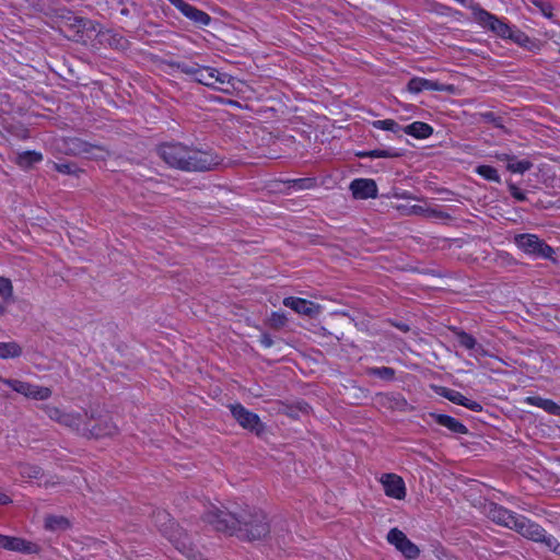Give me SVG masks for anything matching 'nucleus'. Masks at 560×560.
I'll use <instances>...</instances> for the list:
<instances>
[{
    "mask_svg": "<svg viewBox=\"0 0 560 560\" xmlns=\"http://www.w3.org/2000/svg\"><path fill=\"white\" fill-rule=\"evenodd\" d=\"M205 521L218 532L237 534L246 540H259L269 533L266 515L260 510H245L236 515L213 506L205 514Z\"/></svg>",
    "mask_w": 560,
    "mask_h": 560,
    "instance_id": "nucleus-1",
    "label": "nucleus"
},
{
    "mask_svg": "<svg viewBox=\"0 0 560 560\" xmlns=\"http://www.w3.org/2000/svg\"><path fill=\"white\" fill-rule=\"evenodd\" d=\"M487 516L494 523L514 529L523 537L536 542H542L548 549L560 556V542L551 535H547L546 530L538 524L532 522L523 515L490 503L486 508Z\"/></svg>",
    "mask_w": 560,
    "mask_h": 560,
    "instance_id": "nucleus-2",
    "label": "nucleus"
},
{
    "mask_svg": "<svg viewBox=\"0 0 560 560\" xmlns=\"http://www.w3.org/2000/svg\"><path fill=\"white\" fill-rule=\"evenodd\" d=\"M513 243L518 250L534 259L553 260L555 249L536 234H515L513 236Z\"/></svg>",
    "mask_w": 560,
    "mask_h": 560,
    "instance_id": "nucleus-3",
    "label": "nucleus"
},
{
    "mask_svg": "<svg viewBox=\"0 0 560 560\" xmlns=\"http://www.w3.org/2000/svg\"><path fill=\"white\" fill-rule=\"evenodd\" d=\"M475 22L482 28L506 39L511 36L512 27L502 19L481 8L479 3L469 5Z\"/></svg>",
    "mask_w": 560,
    "mask_h": 560,
    "instance_id": "nucleus-4",
    "label": "nucleus"
},
{
    "mask_svg": "<svg viewBox=\"0 0 560 560\" xmlns=\"http://www.w3.org/2000/svg\"><path fill=\"white\" fill-rule=\"evenodd\" d=\"M221 159L208 151L188 147L184 172H207L217 167Z\"/></svg>",
    "mask_w": 560,
    "mask_h": 560,
    "instance_id": "nucleus-5",
    "label": "nucleus"
},
{
    "mask_svg": "<svg viewBox=\"0 0 560 560\" xmlns=\"http://www.w3.org/2000/svg\"><path fill=\"white\" fill-rule=\"evenodd\" d=\"M40 410L52 421L72 431H80L84 422L82 413L68 411L52 404H44Z\"/></svg>",
    "mask_w": 560,
    "mask_h": 560,
    "instance_id": "nucleus-6",
    "label": "nucleus"
},
{
    "mask_svg": "<svg viewBox=\"0 0 560 560\" xmlns=\"http://www.w3.org/2000/svg\"><path fill=\"white\" fill-rule=\"evenodd\" d=\"M0 383L9 386L13 392L27 399L47 400L52 395L50 387L32 384L19 378H4L0 376Z\"/></svg>",
    "mask_w": 560,
    "mask_h": 560,
    "instance_id": "nucleus-7",
    "label": "nucleus"
},
{
    "mask_svg": "<svg viewBox=\"0 0 560 560\" xmlns=\"http://www.w3.org/2000/svg\"><path fill=\"white\" fill-rule=\"evenodd\" d=\"M187 145L179 142H168L159 145V156L171 167L184 171Z\"/></svg>",
    "mask_w": 560,
    "mask_h": 560,
    "instance_id": "nucleus-8",
    "label": "nucleus"
},
{
    "mask_svg": "<svg viewBox=\"0 0 560 560\" xmlns=\"http://www.w3.org/2000/svg\"><path fill=\"white\" fill-rule=\"evenodd\" d=\"M230 410L236 422L245 430L260 435L265 431V425L258 415L249 411L241 404L230 405Z\"/></svg>",
    "mask_w": 560,
    "mask_h": 560,
    "instance_id": "nucleus-9",
    "label": "nucleus"
},
{
    "mask_svg": "<svg viewBox=\"0 0 560 560\" xmlns=\"http://www.w3.org/2000/svg\"><path fill=\"white\" fill-rule=\"evenodd\" d=\"M387 540L408 559H415L419 556V548L398 528H392L388 532Z\"/></svg>",
    "mask_w": 560,
    "mask_h": 560,
    "instance_id": "nucleus-10",
    "label": "nucleus"
},
{
    "mask_svg": "<svg viewBox=\"0 0 560 560\" xmlns=\"http://www.w3.org/2000/svg\"><path fill=\"white\" fill-rule=\"evenodd\" d=\"M71 151L74 154H82L93 160H105L109 151L102 145L93 144L81 139L71 140Z\"/></svg>",
    "mask_w": 560,
    "mask_h": 560,
    "instance_id": "nucleus-11",
    "label": "nucleus"
},
{
    "mask_svg": "<svg viewBox=\"0 0 560 560\" xmlns=\"http://www.w3.org/2000/svg\"><path fill=\"white\" fill-rule=\"evenodd\" d=\"M441 91V92H453L454 86L451 84H442L438 81L428 80L424 78L415 77L409 80L407 84V91L412 94H419L422 91Z\"/></svg>",
    "mask_w": 560,
    "mask_h": 560,
    "instance_id": "nucleus-12",
    "label": "nucleus"
},
{
    "mask_svg": "<svg viewBox=\"0 0 560 560\" xmlns=\"http://www.w3.org/2000/svg\"><path fill=\"white\" fill-rule=\"evenodd\" d=\"M194 80L200 84L215 89L218 88V83L224 84L225 82H229V75L225 73H219L214 68L199 66Z\"/></svg>",
    "mask_w": 560,
    "mask_h": 560,
    "instance_id": "nucleus-13",
    "label": "nucleus"
},
{
    "mask_svg": "<svg viewBox=\"0 0 560 560\" xmlns=\"http://www.w3.org/2000/svg\"><path fill=\"white\" fill-rule=\"evenodd\" d=\"M384 492L387 497L401 500L406 495V487L401 477L395 474H385L381 477Z\"/></svg>",
    "mask_w": 560,
    "mask_h": 560,
    "instance_id": "nucleus-14",
    "label": "nucleus"
},
{
    "mask_svg": "<svg viewBox=\"0 0 560 560\" xmlns=\"http://www.w3.org/2000/svg\"><path fill=\"white\" fill-rule=\"evenodd\" d=\"M350 190L355 199H369L377 197V185L371 178H357L350 184Z\"/></svg>",
    "mask_w": 560,
    "mask_h": 560,
    "instance_id": "nucleus-15",
    "label": "nucleus"
},
{
    "mask_svg": "<svg viewBox=\"0 0 560 560\" xmlns=\"http://www.w3.org/2000/svg\"><path fill=\"white\" fill-rule=\"evenodd\" d=\"M283 304L299 314L314 316L318 314V306L313 302L300 298H285Z\"/></svg>",
    "mask_w": 560,
    "mask_h": 560,
    "instance_id": "nucleus-16",
    "label": "nucleus"
},
{
    "mask_svg": "<svg viewBox=\"0 0 560 560\" xmlns=\"http://www.w3.org/2000/svg\"><path fill=\"white\" fill-rule=\"evenodd\" d=\"M441 395L448 399L450 401L464 406L472 411H480L482 409L481 405L475 400H471L467 397H465L462 393L450 389V388H442Z\"/></svg>",
    "mask_w": 560,
    "mask_h": 560,
    "instance_id": "nucleus-17",
    "label": "nucleus"
},
{
    "mask_svg": "<svg viewBox=\"0 0 560 560\" xmlns=\"http://www.w3.org/2000/svg\"><path fill=\"white\" fill-rule=\"evenodd\" d=\"M2 540L3 542L1 547L7 550L20 551L25 553H32L36 551V546L34 544L26 541L22 538L4 536V539Z\"/></svg>",
    "mask_w": 560,
    "mask_h": 560,
    "instance_id": "nucleus-18",
    "label": "nucleus"
},
{
    "mask_svg": "<svg viewBox=\"0 0 560 560\" xmlns=\"http://www.w3.org/2000/svg\"><path fill=\"white\" fill-rule=\"evenodd\" d=\"M431 417L438 424L447 428L454 433L466 434L468 432L467 428L462 422L451 416L432 413Z\"/></svg>",
    "mask_w": 560,
    "mask_h": 560,
    "instance_id": "nucleus-19",
    "label": "nucleus"
},
{
    "mask_svg": "<svg viewBox=\"0 0 560 560\" xmlns=\"http://www.w3.org/2000/svg\"><path fill=\"white\" fill-rule=\"evenodd\" d=\"M404 132L417 139H427L433 133V128L423 121H415L402 128Z\"/></svg>",
    "mask_w": 560,
    "mask_h": 560,
    "instance_id": "nucleus-20",
    "label": "nucleus"
},
{
    "mask_svg": "<svg viewBox=\"0 0 560 560\" xmlns=\"http://www.w3.org/2000/svg\"><path fill=\"white\" fill-rule=\"evenodd\" d=\"M458 343L464 347L465 349L472 350L476 353H485L481 345L477 342V340L469 334L465 332L464 330H459L457 328L453 329Z\"/></svg>",
    "mask_w": 560,
    "mask_h": 560,
    "instance_id": "nucleus-21",
    "label": "nucleus"
},
{
    "mask_svg": "<svg viewBox=\"0 0 560 560\" xmlns=\"http://www.w3.org/2000/svg\"><path fill=\"white\" fill-rule=\"evenodd\" d=\"M506 39L513 40L518 46L526 48L530 51L538 48V45L535 39H532L527 34L520 30H511V36H508Z\"/></svg>",
    "mask_w": 560,
    "mask_h": 560,
    "instance_id": "nucleus-22",
    "label": "nucleus"
},
{
    "mask_svg": "<svg viewBox=\"0 0 560 560\" xmlns=\"http://www.w3.org/2000/svg\"><path fill=\"white\" fill-rule=\"evenodd\" d=\"M23 348L16 341L0 342V359H15L21 357Z\"/></svg>",
    "mask_w": 560,
    "mask_h": 560,
    "instance_id": "nucleus-23",
    "label": "nucleus"
},
{
    "mask_svg": "<svg viewBox=\"0 0 560 560\" xmlns=\"http://www.w3.org/2000/svg\"><path fill=\"white\" fill-rule=\"evenodd\" d=\"M402 153L399 150L389 148V149H376L365 152H360L358 156L360 158H372V159H393L400 158Z\"/></svg>",
    "mask_w": 560,
    "mask_h": 560,
    "instance_id": "nucleus-24",
    "label": "nucleus"
},
{
    "mask_svg": "<svg viewBox=\"0 0 560 560\" xmlns=\"http://www.w3.org/2000/svg\"><path fill=\"white\" fill-rule=\"evenodd\" d=\"M43 155L36 151H25L18 155L16 163L23 168H30L34 164L40 162Z\"/></svg>",
    "mask_w": 560,
    "mask_h": 560,
    "instance_id": "nucleus-25",
    "label": "nucleus"
},
{
    "mask_svg": "<svg viewBox=\"0 0 560 560\" xmlns=\"http://www.w3.org/2000/svg\"><path fill=\"white\" fill-rule=\"evenodd\" d=\"M168 67L172 69H176L184 74H187L195 79L197 70L200 65L197 62H186V61H167Z\"/></svg>",
    "mask_w": 560,
    "mask_h": 560,
    "instance_id": "nucleus-26",
    "label": "nucleus"
},
{
    "mask_svg": "<svg viewBox=\"0 0 560 560\" xmlns=\"http://www.w3.org/2000/svg\"><path fill=\"white\" fill-rule=\"evenodd\" d=\"M476 173L487 180L494 182V183L501 182L500 175H499L497 168H494L493 166L479 165L476 168Z\"/></svg>",
    "mask_w": 560,
    "mask_h": 560,
    "instance_id": "nucleus-27",
    "label": "nucleus"
},
{
    "mask_svg": "<svg viewBox=\"0 0 560 560\" xmlns=\"http://www.w3.org/2000/svg\"><path fill=\"white\" fill-rule=\"evenodd\" d=\"M45 527L49 530L65 529L69 527V522L62 516H48L45 520Z\"/></svg>",
    "mask_w": 560,
    "mask_h": 560,
    "instance_id": "nucleus-28",
    "label": "nucleus"
},
{
    "mask_svg": "<svg viewBox=\"0 0 560 560\" xmlns=\"http://www.w3.org/2000/svg\"><path fill=\"white\" fill-rule=\"evenodd\" d=\"M20 475L24 479H39L43 476L40 467L36 465H22L20 467Z\"/></svg>",
    "mask_w": 560,
    "mask_h": 560,
    "instance_id": "nucleus-29",
    "label": "nucleus"
},
{
    "mask_svg": "<svg viewBox=\"0 0 560 560\" xmlns=\"http://www.w3.org/2000/svg\"><path fill=\"white\" fill-rule=\"evenodd\" d=\"M372 126L376 129L387 130L394 133H397L400 130H402V127H400V125L396 122L394 119L375 120L372 122Z\"/></svg>",
    "mask_w": 560,
    "mask_h": 560,
    "instance_id": "nucleus-30",
    "label": "nucleus"
},
{
    "mask_svg": "<svg viewBox=\"0 0 560 560\" xmlns=\"http://www.w3.org/2000/svg\"><path fill=\"white\" fill-rule=\"evenodd\" d=\"M532 163L527 160H516V158L514 156V161H511L510 163H508V170L512 173H518V174H523L525 173L526 171L530 170L532 167Z\"/></svg>",
    "mask_w": 560,
    "mask_h": 560,
    "instance_id": "nucleus-31",
    "label": "nucleus"
},
{
    "mask_svg": "<svg viewBox=\"0 0 560 560\" xmlns=\"http://www.w3.org/2000/svg\"><path fill=\"white\" fill-rule=\"evenodd\" d=\"M370 375L378 376L384 380H393L395 375V371L392 368L382 366V368H371L368 370Z\"/></svg>",
    "mask_w": 560,
    "mask_h": 560,
    "instance_id": "nucleus-32",
    "label": "nucleus"
},
{
    "mask_svg": "<svg viewBox=\"0 0 560 560\" xmlns=\"http://www.w3.org/2000/svg\"><path fill=\"white\" fill-rule=\"evenodd\" d=\"M0 298L7 303L14 301L12 282H0Z\"/></svg>",
    "mask_w": 560,
    "mask_h": 560,
    "instance_id": "nucleus-33",
    "label": "nucleus"
},
{
    "mask_svg": "<svg viewBox=\"0 0 560 560\" xmlns=\"http://www.w3.org/2000/svg\"><path fill=\"white\" fill-rule=\"evenodd\" d=\"M482 119L486 122L492 124L497 128H503V119L499 116H497L493 112H486L481 114Z\"/></svg>",
    "mask_w": 560,
    "mask_h": 560,
    "instance_id": "nucleus-34",
    "label": "nucleus"
},
{
    "mask_svg": "<svg viewBox=\"0 0 560 560\" xmlns=\"http://www.w3.org/2000/svg\"><path fill=\"white\" fill-rule=\"evenodd\" d=\"M269 322L272 327L280 328L285 325L287 317L284 316V314L275 312L272 313Z\"/></svg>",
    "mask_w": 560,
    "mask_h": 560,
    "instance_id": "nucleus-35",
    "label": "nucleus"
},
{
    "mask_svg": "<svg viewBox=\"0 0 560 560\" xmlns=\"http://www.w3.org/2000/svg\"><path fill=\"white\" fill-rule=\"evenodd\" d=\"M55 170L61 174H74L77 172V167L71 163H56Z\"/></svg>",
    "mask_w": 560,
    "mask_h": 560,
    "instance_id": "nucleus-36",
    "label": "nucleus"
},
{
    "mask_svg": "<svg viewBox=\"0 0 560 560\" xmlns=\"http://www.w3.org/2000/svg\"><path fill=\"white\" fill-rule=\"evenodd\" d=\"M509 191L511 196L517 201H525L527 199L526 194L522 191L515 184H509Z\"/></svg>",
    "mask_w": 560,
    "mask_h": 560,
    "instance_id": "nucleus-37",
    "label": "nucleus"
},
{
    "mask_svg": "<svg viewBox=\"0 0 560 560\" xmlns=\"http://www.w3.org/2000/svg\"><path fill=\"white\" fill-rule=\"evenodd\" d=\"M544 410L550 415L560 416V405L551 399L546 400Z\"/></svg>",
    "mask_w": 560,
    "mask_h": 560,
    "instance_id": "nucleus-38",
    "label": "nucleus"
},
{
    "mask_svg": "<svg viewBox=\"0 0 560 560\" xmlns=\"http://www.w3.org/2000/svg\"><path fill=\"white\" fill-rule=\"evenodd\" d=\"M546 400H547V398H542L539 396H529V397H526L525 402L530 406L541 408L544 410Z\"/></svg>",
    "mask_w": 560,
    "mask_h": 560,
    "instance_id": "nucleus-39",
    "label": "nucleus"
},
{
    "mask_svg": "<svg viewBox=\"0 0 560 560\" xmlns=\"http://www.w3.org/2000/svg\"><path fill=\"white\" fill-rule=\"evenodd\" d=\"M312 179L311 178H299L294 180V185L300 189H305L310 187Z\"/></svg>",
    "mask_w": 560,
    "mask_h": 560,
    "instance_id": "nucleus-40",
    "label": "nucleus"
},
{
    "mask_svg": "<svg viewBox=\"0 0 560 560\" xmlns=\"http://www.w3.org/2000/svg\"><path fill=\"white\" fill-rule=\"evenodd\" d=\"M260 343L265 348H270L273 345V341L269 335L265 334V335H261V337H260Z\"/></svg>",
    "mask_w": 560,
    "mask_h": 560,
    "instance_id": "nucleus-41",
    "label": "nucleus"
},
{
    "mask_svg": "<svg viewBox=\"0 0 560 560\" xmlns=\"http://www.w3.org/2000/svg\"><path fill=\"white\" fill-rule=\"evenodd\" d=\"M115 431H116V427L114 424H110V425H108L107 431H105V432L92 431V434H94L95 436L109 435V434H113Z\"/></svg>",
    "mask_w": 560,
    "mask_h": 560,
    "instance_id": "nucleus-42",
    "label": "nucleus"
},
{
    "mask_svg": "<svg viewBox=\"0 0 560 560\" xmlns=\"http://www.w3.org/2000/svg\"><path fill=\"white\" fill-rule=\"evenodd\" d=\"M497 159L500 161H506L508 163H510L511 161H514V156H511L506 153L497 154Z\"/></svg>",
    "mask_w": 560,
    "mask_h": 560,
    "instance_id": "nucleus-43",
    "label": "nucleus"
},
{
    "mask_svg": "<svg viewBox=\"0 0 560 560\" xmlns=\"http://www.w3.org/2000/svg\"><path fill=\"white\" fill-rule=\"evenodd\" d=\"M10 502V498L7 494L0 492V504H8Z\"/></svg>",
    "mask_w": 560,
    "mask_h": 560,
    "instance_id": "nucleus-44",
    "label": "nucleus"
},
{
    "mask_svg": "<svg viewBox=\"0 0 560 560\" xmlns=\"http://www.w3.org/2000/svg\"><path fill=\"white\" fill-rule=\"evenodd\" d=\"M156 517L158 522L166 521L168 520V514L165 512H160Z\"/></svg>",
    "mask_w": 560,
    "mask_h": 560,
    "instance_id": "nucleus-45",
    "label": "nucleus"
},
{
    "mask_svg": "<svg viewBox=\"0 0 560 560\" xmlns=\"http://www.w3.org/2000/svg\"><path fill=\"white\" fill-rule=\"evenodd\" d=\"M421 210H422V208H421V207H419V206H413V207L411 208V212H412V213H419Z\"/></svg>",
    "mask_w": 560,
    "mask_h": 560,
    "instance_id": "nucleus-46",
    "label": "nucleus"
},
{
    "mask_svg": "<svg viewBox=\"0 0 560 560\" xmlns=\"http://www.w3.org/2000/svg\"><path fill=\"white\" fill-rule=\"evenodd\" d=\"M424 275H430V276H432V277H441V275L435 273V272H433V271L424 272Z\"/></svg>",
    "mask_w": 560,
    "mask_h": 560,
    "instance_id": "nucleus-47",
    "label": "nucleus"
},
{
    "mask_svg": "<svg viewBox=\"0 0 560 560\" xmlns=\"http://www.w3.org/2000/svg\"><path fill=\"white\" fill-rule=\"evenodd\" d=\"M434 215L438 218H444L445 215L442 212L433 211Z\"/></svg>",
    "mask_w": 560,
    "mask_h": 560,
    "instance_id": "nucleus-48",
    "label": "nucleus"
},
{
    "mask_svg": "<svg viewBox=\"0 0 560 560\" xmlns=\"http://www.w3.org/2000/svg\"><path fill=\"white\" fill-rule=\"evenodd\" d=\"M2 539H4V535H0V547L2 546V542H3Z\"/></svg>",
    "mask_w": 560,
    "mask_h": 560,
    "instance_id": "nucleus-49",
    "label": "nucleus"
},
{
    "mask_svg": "<svg viewBox=\"0 0 560 560\" xmlns=\"http://www.w3.org/2000/svg\"><path fill=\"white\" fill-rule=\"evenodd\" d=\"M4 313V307L0 306V315Z\"/></svg>",
    "mask_w": 560,
    "mask_h": 560,
    "instance_id": "nucleus-50",
    "label": "nucleus"
},
{
    "mask_svg": "<svg viewBox=\"0 0 560 560\" xmlns=\"http://www.w3.org/2000/svg\"><path fill=\"white\" fill-rule=\"evenodd\" d=\"M0 280L1 281H4V280H9L8 278H4V277H0Z\"/></svg>",
    "mask_w": 560,
    "mask_h": 560,
    "instance_id": "nucleus-51",
    "label": "nucleus"
},
{
    "mask_svg": "<svg viewBox=\"0 0 560 560\" xmlns=\"http://www.w3.org/2000/svg\"><path fill=\"white\" fill-rule=\"evenodd\" d=\"M162 530H163L165 534H167V527L162 528Z\"/></svg>",
    "mask_w": 560,
    "mask_h": 560,
    "instance_id": "nucleus-52",
    "label": "nucleus"
},
{
    "mask_svg": "<svg viewBox=\"0 0 560 560\" xmlns=\"http://www.w3.org/2000/svg\"><path fill=\"white\" fill-rule=\"evenodd\" d=\"M457 1L460 2V3H464L465 0H457Z\"/></svg>",
    "mask_w": 560,
    "mask_h": 560,
    "instance_id": "nucleus-53",
    "label": "nucleus"
}]
</instances>
